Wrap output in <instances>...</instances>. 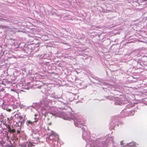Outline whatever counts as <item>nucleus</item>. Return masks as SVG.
<instances>
[{"instance_id": "1", "label": "nucleus", "mask_w": 147, "mask_h": 147, "mask_svg": "<svg viewBox=\"0 0 147 147\" xmlns=\"http://www.w3.org/2000/svg\"><path fill=\"white\" fill-rule=\"evenodd\" d=\"M5 125L6 127L8 129V132L12 133H15L16 132V130L15 129H11L10 126L9 125L5 124Z\"/></svg>"}, {"instance_id": "2", "label": "nucleus", "mask_w": 147, "mask_h": 147, "mask_svg": "<svg viewBox=\"0 0 147 147\" xmlns=\"http://www.w3.org/2000/svg\"><path fill=\"white\" fill-rule=\"evenodd\" d=\"M136 144L134 142H132L127 144L123 147H135Z\"/></svg>"}, {"instance_id": "3", "label": "nucleus", "mask_w": 147, "mask_h": 147, "mask_svg": "<svg viewBox=\"0 0 147 147\" xmlns=\"http://www.w3.org/2000/svg\"><path fill=\"white\" fill-rule=\"evenodd\" d=\"M37 121V120H36L33 121H27V124H32L34 122H35V123H36Z\"/></svg>"}, {"instance_id": "4", "label": "nucleus", "mask_w": 147, "mask_h": 147, "mask_svg": "<svg viewBox=\"0 0 147 147\" xmlns=\"http://www.w3.org/2000/svg\"><path fill=\"white\" fill-rule=\"evenodd\" d=\"M54 135V134H52V133H51V134L49 136V139H50V140H53V137Z\"/></svg>"}, {"instance_id": "5", "label": "nucleus", "mask_w": 147, "mask_h": 147, "mask_svg": "<svg viewBox=\"0 0 147 147\" xmlns=\"http://www.w3.org/2000/svg\"><path fill=\"white\" fill-rule=\"evenodd\" d=\"M18 118L19 119H20L21 120L23 119V117L21 116H18Z\"/></svg>"}, {"instance_id": "6", "label": "nucleus", "mask_w": 147, "mask_h": 147, "mask_svg": "<svg viewBox=\"0 0 147 147\" xmlns=\"http://www.w3.org/2000/svg\"><path fill=\"white\" fill-rule=\"evenodd\" d=\"M29 144H28V145H30L31 146H32V144L30 142H29Z\"/></svg>"}, {"instance_id": "7", "label": "nucleus", "mask_w": 147, "mask_h": 147, "mask_svg": "<svg viewBox=\"0 0 147 147\" xmlns=\"http://www.w3.org/2000/svg\"><path fill=\"white\" fill-rule=\"evenodd\" d=\"M20 131L19 130H18L17 131V133L19 134H20Z\"/></svg>"}, {"instance_id": "8", "label": "nucleus", "mask_w": 147, "mask_h": 147, "mask_svg": "<svg viewBox=\"0 0 147 147\" xmlns=\"http://www.w3.org/2000/svg\"><path fill=\"white\" fill-rule=\"evenodd\" d=\"M7 111L9 112H11V109H9Z\"/></svg>"}, {"instance_id": "9", "label": "nucleus", "mask_w": 147, "mask_h": 147, "mask_svg": "<svg viewBox=\"0 0 147 147\" xmlns=\"http://www.w3.org/2000/svg\"><path fill=\"white\" fill-rule=\"evenodd\" d=\"M142 1H147V0H142Z\"/></svg>"}, {"instance_id": "10", "label": "nucleus", "mask_w": 147, "mask_h": 147, "mask_svg": "<svg viewBox=\"0 0 147 147\" xmlns=\"http://www.w3.org/2000/svg\"><path fill=\"white\" fill-rule=\"evenodd\" d=\"M36 117H35V118H34V119H36Z\"/></svg>"}]
</instances>
